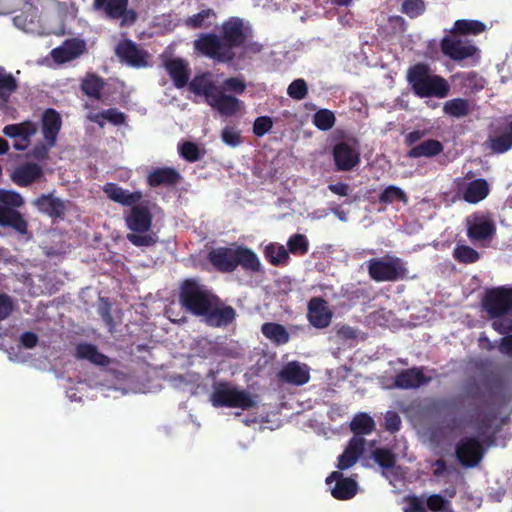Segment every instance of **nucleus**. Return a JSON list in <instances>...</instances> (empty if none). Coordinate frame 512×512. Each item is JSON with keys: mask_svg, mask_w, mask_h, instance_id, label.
Returning <instances> with one entry per match:
<instances>
[{"mask_svg": "<svg viewBox=\"0 0 512 512\" xmlns=\"http://www.w3.org/2000/svg\"><path fill=\"white\" fill-rule=\"evenodd\" d=\"M189 90L196 96L204 98L205 102L223 116L235 115L242 102L225 91L242 94L246 89L244 80L240 77H230L223 81L218 76L206 72L196 75L188 84Z\"/></svg>", "mask_w": 512, "mask_h": 512, "instance_id": "f257e3e1", "label": "nucleus"}, {"mask_svg": "<svg viewBox=\"0 0 512 512\" xmlns=\"http://www.w3.org/2000/svg\"><path fill=\"white\" fill-rule=\"evenodd\" d=\"M250 32L243 20L232 17L222 25L223 40L214 34H205L195 41V48L210 58L229 61L233 58L232 47L243 44Z\"/></svg>", "mask_w": 512, "mask_h": 512, "instance_id": "f03ea898", "label": "nucleus"}, {"mask_svg": "<svg viewBox=\"0 0 512 512\" xmlns=\"http://www.w3.org/2000/svg\"><path fill=\"white\" fill-rule=\"evenodd\" d=\"M497 413L494 410L480 412L477 416L476 437H464L456 446L458 461L465 467H475L483 457V444L494 434Z\"/></svg>", "mask_w": 512, "mask_h": 512, "instance_id": "7ed1b4c3", "label": "nucleus"}, {"mask_svg": "<svg viewBox=\"0 0 512 512\" xmlns=\"http://www.w3.org/2000/svg\"><path fill=\"white\" fill-rule=\"evenodd\" d=\"M484 310L493 319L492 327L500 334L512 332V287L488 290L483 298Z\"/></svg>", "mask_w": 512, "mask_h": 512, "instance_id": "20e7f679", "label": "nucleus"}, {"mask_svg": "<svg viewBox=\"0 0 512 512\" xmlns=\"http://www.w3.org/2000/svg\"><path fill=\"white\" fill-rule=\"evenodd\" d=\"M408 81L414 93L421 98L435 97L443 99L450 92L448 81L436 74H433L429 67L424 64H417L409 69Z\"/></svg>", "mask_w": 512, "mask_h": 512, "instance_id": "39448f33", "label": "nucleus"}, {"mask_svg": "<svg viewBox=\"0 0 512 512\" xmlns=\"http://www.w3.org/2000/svg\"><path fill=\"white\" fill-rule=\"evenodd\" d=\"M209 401L215 408L227 407L241 410L253 408L258 403L257 396L227 381L213 383Z\"/></svg>", "mask_w": 512, "mask_h": 512, "instance_id": "423d86ee", "label": "nucleus"}, {"mask_svg": "<svg viewBox=\"0 0 512 512\" xmlns=\"http://www.w3.org/2000/svg\"><path fill=\"white\" fill-rule=\"evenodd\" d=\"M125 222L131 231L127 239L135 246H151L156 243L157 236L150 232L152 225V214L145 204H134L125 215Z\"/></svg>", "mask_w": 512, "mask_h": 512, "instance_id": "0eeeda50", "label": "nucleus"}, {"mask_svg": "<svg viewBox=\"0 0 512 512\" xmlns=\"http://www.w3.org/2000/svg\"><path fill=\"white\" fill-rule=\"evenodd\" d=\"M368 274L376 282H395L407 276L406 263L396 256L385 255L365 262Z\"/></svg>", "mask_w": 512, "mask_h": 512, "instance_id": "6e6552de", "label": "nucleus"}, {"mask_svg": "<svg viewBox=\"0 0 512 512\" xmlns=\"http://www.w3.org/2000/svg\"><path fill=\"white\" fill-rule=\"evenodd\" d=\"M217 298L203 285L187 280L181 288V304L195 315H205L211 311Z\"/></svg>", "mask_w": 512, "mask_h": 512, "instance_id": "1a4fd4ad", "label": "nucleus"}, {"mask_svg": "<svg viewBox=\"0 0 512 512\" xmlns=\"http://www.w3.org/2000/svg\"><path fill=\"white\" fill-rule=\"evenodd\" d=\"M24 204L20 193L13 190H0V226L12 227L20 234L27 232V222L16 210Z\"/></svg>", "mask_w": 512, "mask_h": 512, "instance_id": "9d476101", "label": "nucleus"}, {"mask_svg": "<svg viewBox=\"0 0 512 512\" xmlns=\"http://www.w3.org/2000/svg\"><path fill=\"white\" fill-rule=\"evenodd\" d=\"M468 238L476 244L489 242L496 232V225L489 213L475 212L466 218Z\"/></svg>", "mask_w": 512, "mask_h": 512, "instance_id": "9b49d317", "label": "nucleus"}, {"mask_svg": "<svg viewBox=\"0 0 512 512\" xmlns=\"http://www.w3.org/2000/svg\"><path fill=\"white\" fill-rule=\"evenodd\" d=\"M441 50L450 59L462 61L480 58V50L469 40L446 36L441 40Z\"/></svg>", "mask_w": 512, "mask_h": 512, "instance_id": "f8f14e48", "label": "nucleus"}, {"mask_svg": "<svg viewBox=\"0 0 512 512\" xmlns=\"http://www.w3.org/2000/svg\"><path fill=\"white\" fill-rule=\"evenodd\" d=\"M128 0H95L94 8L107 18L121 19L122 25H130L136 20V13L128 10Z\"/></svg>", "mask_w": 512, "mask_h": 512, "instance_id": "ddd939ff", "label": "nucleus"}, {"mask_svg": "<svg viewBox=\"0 0 512 512\" xmlns=\"http://www.w3.org/2000/svg\"><path fill=\"white\" fill-rule=\"evenodd\" d=\"M37 131V124L31 121L10 124L3 128V134L13 139V147L18 151H24L30 146L31 138L36 135Z\"/></svg>", "mask_w": 512, "mask_h": 512, "instance_id": "4468645a", "label": "nucleus"}, {"mask_svg": "<svg viewBox=\"0 0 512 512\" xmlns=\"http://www.w3.org/2000/svg\"><path fill=\"white\" fill-rule=\"evenodd\" d=\"M335 164L340 171L353 169L360 161V153L355 141H343L333 149Z\"/></svg>", "mask_w": 512, "mask_h": 512, "instance_id": "2eb2a0df", "label": "nucleus"}, {"mask_svg": "<svg viewBox=\"0 0 512 512\" xmlns=\"http://www.w3.org/2000/svg\"><path fill=\"white\" fill-rule=\"evenodd\" d=\"M326 484L329 486L332 496L336 499H350L357 493L358 485L356 481L351 478H344L339 471L332 472L326 478Z\"/></svg>", "mask_w": 512, "mask_h": 512, "instance_id": "dca6fc26", "label": "nucleus"}, {"mask_svg": "<svg viewBox=\"0 0 512 512\" xmlns=\"http://www.w3.org/2000/svg\"><path fill=\"white\" fill-rule=\"evenodd\" d=\"M116 54L129 66L141 68L148 65V54L131 40H123L116 47Z\"/></svg>", "mask_w": 512, "mask_h": 512, "instance_id": "f3484780", "label": "nucleus"}, {"mask_svg": "<svg viewBox=\"0 0 512 512\" xmlns=\"http://www.w3.org/2000/svg\"><path fill=\"white\" fill-rule=\"evenodd\" d=\"M332 311L328 303L319 297H314L308 302L307 317L310 324L315 328H326L332 320Z\"/></svg>", "mask_w": 512, "mask_h": 512, "instance_id": "a211bd4d", "label": "nucleus"}, {"mask_svg": "<svg viewBox=\"0 0 512 512\" xmlns=\"http://www.w3.org/2000/svg\"><path fill=\"white\" fill-rule=\"evenodd\" d=\"M44 176L43 167L34 162H26L18 165L11 173L12 181L21 187H27Z\"/></svg>", "mask_w": 512, "mask_h": 512, "instance_id": "6ab92c4d", "label": "nucleus"}, {"mask_svg": "<svg viewBox=\"0 0 512 512\" xmlns=\"http://www.w3.org/2000/svg\"><path fill=\"white\" fill-rule=\"evenodd\" d=\"M85 50V41L73 38L66 40L61 46L54 48L50 54L56 63L62 64L78 58Z\"/></svg>", "mask_w": 512, "mask_h": 512, "instance_id": "aec40b11", "label": "nucleus"}, {"mask_svg": "<svg viewBox=\"0 0 512 512\" xmlns=\"http://www.w3.org/2000/svg\"><path fill=\"white\" fill-rule=\"evenodd\" d=\"M281 381L288 384L300 386L306 384L310 379L309 368L306 364L292 361L287 363L279 372Z\"/></svg>", "mask_w": 512, "mask_h": 512, "instance_id": "412c9836", "label": "nucleus"}, {"mask_svg": "<svg viewBox=\"0 0 512 512\" xmlns=\"http://www.w3.org/2000/svg\"><path fill=\"white\" fill-rule=\"evenodd\" d=\"M237 245L218 247L210 251L209 260L218 270L231 272L236 268Z\"/></svg>", "mask_w": 512, "mask_h": 512, "instance_id": "4be33fe9", "label": "nucleus"}, {"mask_svg": "<svg viewBox=\"0 0 512 512\" xmlns=\"http://www.w3.org/2000/svg\"><path fill=\"white\" fill-rule=\"evenodd\" d=\"M33 205L38 211L51 218H63L65 215L66 206L64 201L52 193L42 194L33 200Z\"/></svg>", "mask_w": 512, "mask_h": 512, "instance_id": "5701e85b", "label": "nucleus"}, {"mask_svg": "<svg viewBox=\"0 0 512 512\" xmlns=\"http://www.w3.org/2000/svg\"><path fill=\"white\" fill-rule=\"evenodd\" d=\"M459 193L466 202L476 204L488 196L489 185L484 179L463 182L459 187Z\"/></svg>", "mask_w": 512, "mask_h": 512, "instance_id": "b1692460", "label": "nucleus"}, {"mask_svg": "<svg viewBox=\"0 0 512 512\" xmlns=\"http://www.w3.org/2000/svg\"><path fill=\"white\" fill-rule=\"evenodd\" d=\"M13 24L26 33H40L38 10L31 4H27L19 14L13 17Z\"/></svg>", "mask_w": 512, "mask_h": 512, "instance_id": "393cba45", "label": "nucleus"}, {"mask_svg": "<svg viewBox=\"0 0 512 512\" xmlns=\"http://www.w3.org/2000/svg\"><path fill=\"white\" fill-rule=\"evenodd\" d=\"M103 191L110 200L123 206H132L138 203L142 198V193L140 191L130 192L115 183L105 184Z\"/></svg>", "mask_w": 512, "mask_h": 512, "instance_id": "a878e982", "label": "nucleus"}, {"mask_svg": "<svg viewBox=\"0 0 512 512\" xmlns=\"http://www.w3.org/2000/svg\"><path fill=\"white\" fill-rule=\"evenodd\" d=\"M364 446V438L354 436L345 451L338 457V469L345 470L352 467L364 452Z\"/></svg>", "mask_w": 512, "mask_h": 512, "instance_id": "bb28decb", "label": "nucleus"}, {"mask_svg": "<svg viewBox=\"0 0 512 512\" xmlns=\"http://www.w3.org/2000/svg\"><path fill=\"white\" fill-rule=\"evenodd\" d=\"M364 446V438L354 436L345 451L338 457V469L345 470L352 467L364 452Z\"/></svg>", "mask_w": 512, "mask_h": 512, "instance_id": "cd10ccee", "label": "nucleus"}, {"mask_svg": "<svg viewBox=\"0 0 512 512\" xmlns=\"http://www.w3.org/2000/svg\"><path fill=\"white\" fill-rule=\"evenodd\" d=\"M62 121L59 113L54 109H47L42 116V132L44 140L50 146L56 143L57 135L61 129Z\"/></svg>", "mask_w": 512, "mask_h": 512, "instance_id": "c85d7f7f", "label": "nucleus"}, {"mask_svg": "<svg viewBox=\"0 0 512 512\" xmlns=\"http://www.w3.org/2000/svg\"><path fill=\"white\" fill-rule=\"evenodd\" d=\"M431 378L425 375L422 369L412 368L401 372L396 377L395 384L399 388L411 389L426 384Z\"/></svg>", "mask_w": 512, "mask_h": 512, "instance_id": "c756f323", "label": "nucleus"}, {"mask_svg": "<svg viewBox=\"0 0 512 512\" xmlns=\"http://www.w3.org/2000/svg\"><path fill=\"white\" fill-rule=\"evenodd\" d=\"M75 356L79 360H86L97 366H107L110 359L101 353L98 348L90 343H79L76 346Z\"/></svg>", "mask_w": 512, "mask_h": 512, "instance_id": "7c9ffc66", "label": "nucleus"}, {"mask_svg": "<svg viewBox=\"0 0 512 512\" xmlns=\"http://www.w3.org/2000/svg\"><path fill=\"white\" fill-rule=\"evenodd\" d=\"M240 265L244 270L259 272L262 264L257 254L244 246L237 245L236 248V267Z\"/></svg>", "mask_w": 512, "mask_h": 512, "instance_id": "2f4dec72", "label": "nucleus"}, {"mask_svg": "<svg viewBox=\"0 0 512 512\" xmlns=\"http://www.w3.org/2000/svg\"><path fill=\"white\" fill-rule=\"evenodd\" d=\"M179 173L169 167H160L152 170L147 177L148 184L151 187L160 185H173L179 180Z\"/></svg>", "mask_w": 512, "mask_h": 512, "instance_id": "473e14b6", "label": "nucleus"}, {"mask_svg": "<svg viewBox=\"0 0 512 512\" xmlns=\"http://www.w3.org/2000/svg\"><path fill=\"white\" fill-rule=\"evenodd\" d=\"M166 69L177 88H183L188 84V65L182 59H172L166 63Z\"/></svg>", "mask_w": 512, "mask_h": 512, "instance_id": "72a5a7b5", "label": "nucleus"}, {"mask_svg": "<svg viewBox=\"0 0 512 512\" xmlns=\"http://www.w3.org/2000/svg\"><path fill=\"white\" fill-rule=\"evenodd\" d=\"M265 259L273 266H284L289 262V253L284 245L279 243H268L263 248Z\"/></svg>", "mask_w": 512, "mask_h": 512, "instance_id": "f704fd0d", "label": "nucleus"}, {"mask_svg": "<svg viewBox=\"0 0 512 512\" xmlns=\"http://www.w3.org/2000/svg\"><path fill=\"white\" fill-rule=\"evenodd\" d=\"M87 118L90 121L97 123L100 127H103L106 122H110L114 125H120L125 122L124 113L115 108H110L98 113L90 112L87 115Z\"/></svg>", "mask_w": 512, "mask_h": 512, "instance_id": "c9c22d12", "label": "nucleus"}, {"mask_svg": "<svg viewBox=\"0 0 512 512\" xmlns=\"http://www.w3.org/2000/svg\"><path fill=\"white\" fill-rule=\"evenodd\" d=\"M485 23L478 20L460 19L455 21L450 33L459 35H478L486 30Z\"/></svg>", "mask_w": 512, "mask_h": 512, "instance_id": "e433bc0d", "label": "nucleus"}, {"mask_svg": "<svg viewBox=\"0 0 512 512\" xmlns=\"http://www.w3.org/2000/svg\"><path fill=\"white\" fill-rule=\"evenodd\" d=\"M204 316H206L208 324L212 326H223L234 319L235 312L231 307L218 308L216 299L211 311Z\"/></svg>", "mask_w": 512, "mask_h": 512, "instance_id": "4c0bfd02", "label": "nucleus"}, {"mask_svg": "<svg viewBox=\"0 0 512 512\" xmlns=\"http://www.w3.org/2000/svg\"><path fill=\"white\" fill-rule=\"evenodd\" d=\"M443 112L454 118H463L470 114L471 105L467 99L454 98L444 103Z\"/></svg>", "mask_w": 512, "mask_h": 512, "instance_id": "58836bf2", "label": "nucleus"}, {"mask_svg": "<svg viewBox=\"0 0 512 512\" xmlns=\"http://www.w3.org/2000/svg\"><path fill=\"white\" fill-rule=\"evenodd\" d=\"M263 335L277 345L286 344L289 341V334L284 326L278 323H265L262 325Z\"/></svg>", "mask_w": 512, "mask_h": 512, "instance_id": "ea45409f", "label": "nucleus"}, {"mask_svg": "<svg viewBox=\"0 0 512 512\" xmlns=\"http://www.w3.org/2000/svg\"><path fill=\"white\" fill-rule=\"evenodd\" d=\"M17 89V82L12 74L0 66V108L6 106L11 94Z\"/></svg>", "mask_w": 512, "mask_h": 512, "instance_id": "a19ab883", "label": "nucleus"}, {"mask_svg": "<svg viewBox=\"0 0 512 512\" xmlns=\"http://www.w3.org/2000/svg\"><path fill=\"white\" fill-rule=\"evenodd\" d=\"M443 150L442 144L437 140H426L414 146L408 153L412 158L432 157Z\"/></svg>", "mask_w": 512, "mask_h": 512, "instance_id": "79ce46f5", "label": "nucleus"}, {"mask_svg": "<svg viewBox=\"0 0 512 512\" xmlns=\"http://www.w3.org/2000/svg\"><path fill=\"white\" fill-rule=\"evenodd\" d=\"M350 427L355 436L361 437L360 435L369 434L374 430L375 422L368 414L359 413L351 421Z\"/></svg>", "mask_w": 512, "mask_h": 512, "instance_id": "37998d69", "label": "nucleus"}, {"mask_svg": "<svg viewBox=\"0 0 512 512\" xmlns=\"http://www.w3.org/2000/svg\"><path fill=\"white\" fill-rule=\"evenodd\" d=\"M379 202L384 204H393L395 202L408 203L406 192L398 186L389 185L379 195Z\"/></svg>", "mask_w": 512, "mask_h": 512, "instance_id": "c03bdc74", "label": "nucleus"}, {"mask_svg": "<svg viewBox=\"0 0 512 512\" xmlns=\"http://www.w3.org/2000/svg\"><path fill=\"white\" fill-rule=\"evenodd\" d=\"M215 18L213 10L205 9L189 17L186 20V25L191 28H206L214 24Z\"/></svg>", "mask_w": 512, "mask_h": 512, "instance_id": "a18cd8bd", "label": "nucleus"}, {"mask_svg": "<svg viewBox=\"0 0 512 512\" xmlns=\"http://www.w3.org/2000/svg\"><path fill=\"white\" fill-rule=\"evenodd\" d=\"M103 85H104V82L100 77H98L94 74H89L82 81L81 87H82L83 92L87 96L98 99V98H100Z\"/></svg>", "mask_w": 512, "mask_h": 512, "instance_id": "49530a36", "label": "nucleus"}, {"mask_svg": "<svg viewBox=\"0 0 512 512\" xmlns=\"http://www.w3.org/2000/svg\"><path fill=\"white\" fill-rule=\"evenodd\" d=\"M489 147L495 153H504L512 148V133H502L489 139Z\"/></svg>", "mask_w": 512, "mask_h": 512, "instance_id": "de8ad7c7", "label": "nucleus"}, {"mask_svg": "<svg viewBox=\"0 0 512 512\" xmlns=\"http://www.w3.org/2000/svg\"><path fill=\"white\" fill-rule=\"evenodd\" d=\"M453 256L457 261L467 264L474 263L480 258L479 253L475 249L463 244L456 245Z\"/></svg>", "mask_w": 512, "mask_h": 512, "instance_id": "09e8293b", "label": "nucleus"}, {"mask_svg": "<svg viewBox=\"0 0 512 512\" xmlns=\"http://www.w3.org/2000/svg\"><path fill=\"white\" fill-rule=\"evenodd\" d=\"M313 123L318 129L327 131L335 124L334 113L328 109H320L314 114Z\"/></svg>", "mask_w": 512, "mask_h": 512, "instance_id": "8fccbe9b", "label": "nucleus"}, {"mask_svg": "<svg viewBox=\"0 0 512 512\" xmlns=\"http://www.w3.org/2000/svg\"><path fill=\"white\" fill-rule=\"evenodd\" d=\"M308 245L306 236L302 234H294L287 241V251L288 253L290 252L292 254L302 255L308 251Z\"/></svg>", "mask_w": 512, "mask_h": 512, "instance_id": "3c124183", "label": "nucleus"}, {"mask_svg": "<svg viewBox=\"0 0 512 512\" xmlns=\"http://www.w3.org/2000/svg\"><path fill=\"white\" fill-rule=\"evenodd\" d=\"M374 461L382 468H392L395 464V456L387 449H375L372 452Z\"/></svg>", "mask_w": 512, "mask_h": 512, "instance_id": "603ef678", "label": "nucleus"}, {"mask_svg": "<svg viewBox=\"0 0 512 512\" xmlns=\"http://www.w3.org/2000/svg\"><path fill=\"white\" fill-rule=\"evenodd\" d=\"M307 92L308 87L303 79L294 80L287 88V94L295 100L304 99L307 95Z\"/></svg>", "mask_w": 512, "mask_h": 512, "instance_id": "864d4df0", "label": "nucleus"}, {"mask_svg": "<svg viewBox=\"0 0 512 512\" xmlns=\"http://www.w3.org/2000/svg\"><path fill=\"white\" fill-rule=\"evenodd\" d=\"M180 155L189 162H195L200 158L199 147L193 142H184L178 147Z\"/></svg>", "mask_w": 512, "mask_h": 512, "instance_id": "5fc2aeb1", "label": "nucleus"}, {"mask_svg": "<svg viewBox=\"0 0 512 512\" xmlns=\"http://www.w3.org/2000/svg\"><path fill=\"white\" fill-rule=\"evenodd\" d=\"M425 11V4L422 0H405L402 4V12L410 18H415Z\"/></svg>", "mask_w": 512, "mask_h": 512, "instance_id": "6e6d98bb", "label": "nucleus"}, {"mask_svg": "<svg viewBox=\"0 0 512 512\" xmlns=\"http://www.w3.org/2000/svg\"><path fill=\"white\" fill-rule=\"evenodd\" d=\"M222 141L230 146L237 147L241 143L240 131L232 126H226L221 132Z\"/></svg>", "mask_w": 512, "mask_h": 512, "instance_id": "4d7b16f0", "label": "nucleus"}, {"mask_svg": "<svg viewBox=\"0 0 512 512\" xmlns=\"http://www.w3.org/2000/svg\"><path fill=\"white\" fill-rule=\"evenodd\" d=\"M427 507L432 511L448 512L449 502L445 500L441 495L434 494L426 499Z\"/></svg>", "mask_w": 512, "mask_h": 512, "instance_id": "13d9d810", "label": "nucleus"}, {"mask_svg": "<svg viewBox=\"0 0 512 512\" xmlns=\"http://www.w3.org/2000/svg\"><path fill=\"white\" fill-rule=\"evenodd\" d=\"M272 120L267 116L258 117L253 125V132L258 137L264 136L272 128Z\"/></svg>", "mask_w": 512, "mask_h": 512, "instance_id": "bf43d9fd", "label": "nucleus"}, {"mask_svg": "<svg viewBox=\"0 0 512 512\" xmlns=\"http://www.w3.org/2000/svg\"><path fill=\"white\" fill-rule=\"evenodd\" d=\"M401 419L394 411H388L385 414V429L390 432H396L400 429Z\"/></svg>", "mask_w": 512, "mask_h": 512, "instance_id": "052dcab7", "label": "nucleus"}, {"mask_svg": "<svg viewBox=\"0 0 512 512\" xmlns=\"http://www.w3.org/2000/svg\"><path fill=\"white\" fill-rule=\"evenodd\" d=\"M52 147L53 146H50L46 141L45 143L37 144L29 152V156L37 160H44L47 158L49 149Z\"/></svg>", "mask_w": 512, "mask_h": 512, "instance_id": "680f3d73", "label": "nucleus"}, {"mask_svg": "<svg viewBox=\"0 0 512 512\" xmlns=\"http://www.w3.org/2000/svg\"><path fill=\"white\" fill-rule=\"evenodd\" d=\"M13 304L6 295H0V321L7 318L12 312Z\"/></svg>", "mask_w": 512, "mask_h": 512, "instance_id": "e2e57ef3", "label": "nucleus"}, {"mask_svg": "<svg viewBox=\"0 0 512 512\" xmlns=\"http://www.w3.org/2000/svg\"><path fill=\"white\" fill-rule=\"evenodd\" d=\"M404 512H425L424 501L418 497L408 498V505L404 508Z\"/></svg>", "mask_w": 512, "mask_h": 512, "instance_id": "0e129e2a", "label": "nucleus"}, {"mask_svg": "<svg viewBox=\"0 0 512 512\" xmlns=\"http://www.w3.org/2000/svg\"><path fill=\"white\" fill-rule=\"evenodd\" d=\"M328 189L336 194V195H339V196H347L350 192V187L348 184L346 183H334V184H329L328 185Z\"/></svg>", "mask_w": 512, "mask_h": 512, "instance_id": "69168bd1", "label": "nucleus"}, {"mask_svg": "<svg viewBox=\"0 0 512 512\" xmlns=\"http://www.w3.org/2000/svg\"><path fill=\"white\" fill-rule=\"evenodd\" d=\"M20 341L25 348L30 349L36 346L38 338L37 335L32 332H25L21 335Z\"/></svg>", "mask_w": 512, "mask_h": 512, "instance_id": "338daca9", "label": "nucleus"}, {"mask_svg": "<svg viewBox=\"0 0 512 512\" xmlns=\"http://www.w3.org/2000/svg\"><path fill=\"white\" fill-rule=\"evenodd\" d=\"M498 348L502 354L512 356V335L503 337Z\"/></svg>", "mask_w": 512, "mask_h": 512, "instance_id": "774afa93", "label": "nucleus"}]
</instances>
